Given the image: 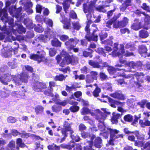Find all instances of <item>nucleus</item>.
<instances>
[{
  "instance_id": "nucleus-38",
  "label": "nucleus",
  "mask_w": 150,
  "mask_h": 150,
  "mask_svg": "<svg viewBox=\"0 0 150 150\" xmlns=\"http://www.w3.org/2000/svg\"><path fill=\"white\" fill-rule=\"evenodd\" d=\"M148 36V32L145 30H141L139 32V36L142 38H146Z\"/></svg>"
},
{
  "instance_id": "nucleus-45",
  "label": "nucleus",
  "mask_w": 150,
  "mask_h": 150,
  "mask_svg": "<svg viewBox=\"0 0 150 150\" xmlns=\"http://www.w3.org/2000/svg\"><path fill=\"white\" fill-rule=\"evenodd\" d=\"M53 89H48L46 90L44 92V93L46 95L53 97L52 92L53 91Z\"/></svg>"
},
{
  "instance_id": "nucleus-37",
  "label": "nucleus",
  "mask_w": 150,
  "mask_h": 150,
  "mask_svg": "<svg viewBox=\"0 0 150 150\" xmlns=\"http://www.w3.org/2000/svg\"><path fill=\"white\" fill-rule=\"evenodd\" d=\"M52 109L53 111L58 112L62 110V108L60 105H54L52 106Z\"/></svg>"
},
{
  "instance_id": "nucleus-62",
  "label": "nucleus",
  "mask_w": 150,
  "mask_h": 150,
  "mask_svg": "<svg viewBox=\"0 0 150 150\" xmlns=\"http://www.w3.org/2000/svg\"><path fill=\"white\" fill-rule=\"evenodd\" d=\"M83 106H88L89 105L88 101L85 100L83 99H81L79 100Z\"/></svg>"
},
{
  "instance_id": "nucleus-27",
  "label": "nucleus",
  "mask_w": 150,
  "mask_h": 150,
  "mask_svg": "<svg viewBox=\"0 0 150 150\" xmlns=\"http://www.w3.org/2000/svg\"><path fill=\"white\" fill-rule=\"evenodd\" d=\"M81 134L82 137L84 138H89L90 139V142H92L93 140L95 137V136L92 135L91 136L89 133L86 132H83Z\"/></svg>"
},
{
  "instance_id": "nucleus-4",
  "label": "nucleus",
  "mask_w": 150,
  "mask_h": 150,
  "mask_svg": "<svg viewBox=\"0 0 150 150\" xmlns=\"http://www.w3.org/2000/svg\"><path fill=\"white\" fill-rule=\"evenodd\" d=\"M3 6V3L0 1V17L1 19L3 22H8V24L11 26L13 25V20L11 18H8L7 13V10L6 9H1Z\"/></svg>"
},
{
  "instance_id": "nucleus-53",
  "label": "nucleus",
  "mask_w": 150,
  "mask_h": 150,
  "mask_svg": "<svg viewBox=\"0 0 150 150\" xmlns=\"http://www.w3.org/2000/svg\"><path fill=\"white\" fill-rule=\"evenodd\" d=\"M45 22L48 26L50 27H52V26L53 22L51 19L48 18H46L45 20Z\"/></svg>"
},
{
  "instance_id": "nucleus-49",
  "label": "nucleus",
  "mask_w": 150,
  "mask_h": 150,
  "mask_svg": "<svg viewBox=\"0 0 150 150\" xmlns=\"http://www.w3.org/2000/svg\"><path fill=\"white\" fill-rule=\"evenodd\" d=\"M64 79V76L63 75L61 74L59 76H56L54 78V79L56 81H62Z\"/></svg>"
},
{
  "instance_id": "nucleus-55",
  "label": "nucleus",
  "mask_w": 150,
  "mask_h": 150,
  "mask_svg": "<svg viewBox=\"0 0 150 150\" xmlns=\"http://www.w3.org/2000/svg\"><path fill=\"white\" fill-rule=\"evenodd\" d=\"M142 7L144 10L150 12V7L147 6L146 3H144L143 4Z\"/></svg>"
},
{
  "instance_id": "nucleus-16",
  "label": "nucleus",
  "mask_w": 150,
  "mask_h": 150,
  "mask_svg": "<svg viewBox=\"0 0 150 150\" xmlns=\"http://www.w3.org/2000/svg\"><path fill=\"white\" fill-rule=\"evenodd\" d=\"M110 133V137L111 139H115L118 138H122L123 135L122 134H118L119 131L114 129L109 128L108 129Z\"/></svg>"
},
{
  "instance_id": "nucleus-6",
  "label": "nucleus",
  "mask_w": 150,
  "mask_h": 150,
  "mask_svg": "<svg viewBox=\"0 0 150 150\" xmlns=\"http://www.w3.org/2000/svg\"><path fill=\"white\" fill-rule=\"evenodd\" d=\"M93 8L91 6H87L86 5H84L83 11L85 13L87 12L88 14H86V17L87 18V24L85 28V30L87 32V33H88L89 28V25L91 23L92 21L91 20V18H92L91 12L92 11Z\"/></svg>"
},
{
  "instance_id": "nucleus-64",
  "label": "nucleus",
  "mask_w": 150,
  "mask_h": 150,
  "mask_svg": "<svg viewBox=\"0 0 150 150\" xmlns=\"http://www.w3.org/2000/svg\"><path fill=\"white\" fill-rule=\"evenodd\" d=\"M143 148L144 149H147L148 150H150V141L146 142Z\"/></svg>"
},
{
  "instance_id": "nucleus-9",
  "label": "nucleus",
  "mask_w": 150,
  "mask_h": 150,
  "mask_svg": "<svg viewBox=\"0 0 150 150\" xmlns=\"http://www.w3.org/2000/svg\"><path fill=\"white\" fill-rule=\"evenodd\" d=\"M96 58L98 59V61L96 62H94L92 60H89L88 62L89 64L93 67L98 68L102 69L104 67L108 66V64L106 62H102V59H100L99 56H97Z\"/></svg>"
},
{
  "instance_id": "nucleus-54",
  "label": "nucleus",
  "mask_w": 150,
  "mask_h": 150,
  "mask_svg": "<svg viewBox=\"0 0 150 150\" xmlns=\"http://www.w3.org/2000/svg\"><path fill=\"white\" fill-rule=\"evenodd\" d=\"M59 37L63 41H65L69 38L68 36L66 35H59Z\"/></svg>"
},
{
  "instance_id": "nucleus-57",
  "label": "nucleus",
  "mask_w": 150,
  "mask_h": 150,
  "mask_svg": "<svg viewBox=\"0 0 150 150\" xmlns=\"http://www.w3.org/2000/svg\"><path fill=\"white\" fill-rule=\"evenodd\" d=\"M88 143L89 144V146H86L84 147V150H94L92 148V142H88Z\"/></svg>"
},
{
  "instance_id": "nucleus-40",
  "label": "nucleus",
  "mask_w": 150,
  "mask_h": 150,
  "mask_svg": "<svg viewBox=\"0 0 150 150\" xmlns=\"http://www.w3.org/2000/svg\"><path fill=\"white\" fill-rule=\"evenodd\" d=\"M133 116L130 114H127L124 117V120L126 122H131L133 120Z\"/></svg>"
},
{
  "instance_id": "nucleus-10",
  "label": "nucleus",
  "mask_w": 150,
  "mask_h": 150,
  "mask_svg": "<svg viewBox=\"0 0 150 150\" xmlns=\"http://www.w3.org/2000/svg\"><path fill=\"white\" fill-rule=\"evenodd\" d=\"M79 41V40L77 39H70L68 41L65 43L67 47L70 49H73L75 52H77L78 51V49L77 48H74V47L76 45Z\"/></svg>"
},
{
  "instance_id": "nucleus-56",
  "label": "nucleus",
  "mask_w": 150,
  "mask_h": 150,
  "mask_svg": "<svg viewBox=\"0 0 150 150\" xmlns=\"http://www.w3.org/2000/svg\"><path fill=\"white\" fill-rule=\"evenodd\" d=\"M8 65L12 69H14L17 67V64L15 61L13 62H9L8 63Z\"/></svg>"
},
{
  "instance_id": "nucleus-34",
  "label": "nucleus",
  "mask_w": 150,
  "mask_h": 150,
  "mask_svg": "<svg viewBox=\"0 0 150 150\" xmlns=\"http://www.w3.org/2000/svg\"><path fill=\"white\" fill-rule=\"evenodd\" d=\"M8 92V91L7 90L3 88L0 91V96L2 98H4L7 97L9 96Z\"/></svg>"
},
{
  "instance_id": "nucleus-44",
  "label": "nucleus",
  "mask_w": 150,
  "mask_h": 150,
  "mask_svg": "<svg viewBox=\"0 0 150 150\" xmlns=\"http://www.w3.org/2000/svg\"><path fill=\"white\" fill-rule=\"evenodd\" d=\"M60 146L62 148H66L69 149H70L73 147L74 143H72L68 145L61 144Z\"/></svg>"
},
{
  "instance_id": "nucleus-19",
  "label": "nucleus",
  "mask_w": 150,
  "mask_h": 150,
  "mask_svg": "<svg viewBox=\"0 0 150 150\" xmlns=\"http://www.w3.org/2000/svg\"><path fill=\"white\" fill-rule=\"evenodd\" d=\"M12 52L10 48L5 47L2 50V55L6 58L9 57L11 56Z\"/></svg>"
},
{
  "instance_id": "nucleus-18",
  "label": "nucleus",
  "mask_w": 150,
  "mask_h": 150,
  "mask_svg": "<svg viewBox=\"0 0 150 150\" xmlns=\"http://www.w3.org/2000/svg\"><path fill=\"white\" fill-rule=\"evenodd\" d=\"M30 58L31 59L36 60L39 62L44 61L45 60L44 55L42 54L40 55L32 54L30 56Z\"/></svg>"
},
{
  "instance_id": "nucleus-28",
  "label": "nucleus",
  "mask_w": 150,
  "mask_h": 150,
  "mask_svg": "<svg viewBox=\"0 0 150 150\" xmlns=\"http://www.w3.org/2000/svg\"><path fill=\"white\" fill-rule=\"evenodd\" d=\"M134 75L136 77L138 81L142 82L143 81L142 78L144 75L143 73L136 72L134 73Z\"/></svg>"
},
{
  "instance_id": "nucleus-51",
  "label": "nucleus",
  "mask_w": 150,
  "mask_h": 150,
  "mask_svg": "<svg viewBox=\"0 0 150 150\" xmlns=\"http://www.w3.org/2000/svg\"><path fill=\"white\" fill-rule=\"evenodd\" d=\"M71 137L73 140H74L76 142H78L80 140V138L76 134L75 135H72V134H71Z\"/></svg>"
},
{
  "instance_id": "nucleus-50",
  "label": "nucleus",
  "mask_w": 150,
  "mask_h": 150,
  "mask_svg": "<svg viewBox=\"0 0 150 150\" xmlns=\"http://www.w3.org/2000/svg\"><path fill=\"white\" fill-rule=\"evenodd\" d=\"M56 53V51L54 48H50L49 50V54L51 57L55 55Z\"/></svg>"
},
{
  "instance_id": "nucleus-36",
  "label": "nucleus",
  "mask_w": 150,
  "mask_h": 150,
  "mask_svg": "<svg viewBox=\"0 0 150 150\" xmlns=\"http://www.w3.org/2000/svg\"><path fill=\"white\" fill-rule=\"evenodd\" d=\"M94 85L96 87L95 89L93 91V94L95 97H97L98 96L99 94L101 91V90L100 88L97 86L96 84H95Z\"/></svg>"
},
{
  "instance_id": "nucleus-59",
  "label": "nucleus",
  "mask_w": 150,
  "mask_h": 150,
  "mask_svg": "<svg viewBox=\"0 0 150 150\" xmlns=\"http://www.w3.org/2000/svg\"><path fill=\"white\" fill-rule=\"evenodd\" d=\"M134 145L138 147L143 146V143L142 141H136L135 142Z\"/></svg>"
},
{
  "instance_id": "nucleus-5",
  "label": "nucleus",
  "mask_w": 150,
  "mask_h": 150,
  "mask_svg": "<svg viewBox=\"0 0 150 150\" xmlns=\"http://www.w3.org/2000/svg\"><path fill=\"white\" fill-rule=\"evenodd\" d=\"M22 9L21 7L16 9L15 6H12L9 8L10 14L13 17H15L18 19V21H21L23 18L24 15L21 13Z\"/></svg>"
},
{
  "instance_id": "nucleus-42",
  "label": "nucleus",
  "mask_w": 150,
  "mask_h": 150,
  "mask_svg": "<svg viewBox=\"0 0 150 150\" xmlns=\"http://www.w3.org/2000/svg\"><path fill=\"white\" fill-rule=\"evenodd\" d=\"M94 79H96V77H93L91 75H88L86 77V81L87 83H90L93 81Z\"/></svg>"
},
{
  "instance_id": "nucleus-15",
  "label": "nucleus",
  "mask_w": 150,
  "mask_h": 150,
  "mask_svg": "<svg viewBox=\"0 0 150 150\" xmlns=\"http://www.w3.org/2000/svg\"><path fill=\"white\" fill-rule=\"evenodd\" d=\"M128 18L126 17H124L122 21L114 23L113 25V27L116 28L124 27L128 24Z\"/></svg>"
},
{
  "instance_id": "nucleus-17",
  "label": "nucleus",
  "mask_w": 150,
  "mask_h": 150,
  "mask_svg": "<svg viewBox=\"0 0 150 150\" xmlns=\"http://www.w3.org/2000/svg\"><path fill=\"white\" fill-rule=\"evenodd\" d=\"M47 88L46 84L42 82H36L34 86L33 90L36 92H42L43 89H45Z\"/></svg>"
},
{
  "instance_id": "nucleus-29",
  "label": "nucleus",
  "mask_w": 150,
  "mask_h": 150,
  "mask_svg": "<svg viewBox=\"0 0 150 150\" xmlns=\"http://www.w3.org/2000/svg\"><path fill=\"white\" fill-rule=\"evenodd\" d=\"M102 140L99 137H97L95 140L94 145L96 147L100 148L102 146Z\"/></svg>"
},
{
  "instance_id": "nucleus-24",
  "label": "nucleus",
  "mask_w": 150,
  "mask_h": 150,
  "mask_svg": "<svg viewBox=\"0 0 150 150\" xmlns=\"http://www.w3.org/2000/svg\"><path fill=\"white\" fill-rule=\"evenodd\" d=\"M110 95L111 97L114 98L121 100H124L125 99L124 95L121 93L116 92L114 93L110 94Z\"/></svg>"
},
{
  "instance_id": "nucleus-25",
  "label": "nucleus",
  "mask_w": 150,
  "mask_h": 150,
  "mask_svg": "<svg viewBox=\"0 0 150 150\" xmlns=\"http://www.w3.org/2000/svg\"><path fill=\"white\" fill-rule=\"evenodd\" d=\"M35 112L37 115L42 114L44 112V108L42 106L38 105L34 108Z\"/></svg>"
},
{
  "instance_id": "nucleus-48",
  "label": "nucleus",
  "mask_w": 150,
  "mask_h": 150,
  "mask_svg": "<svg viewBox=\"0 0 150 150\" xmlns=\"http://www.w3.org/2000/svg\"><path fill=\"white\" fill-rule=\"evenodd\" d=\"M134 134L137 137L138 139L142 140L144 139V136L143 135H139V133L138 131H136L134 132Z\"/></svg>"
},
{
  "instance_id": "nucleus-61",
  "label": "nucleus",
  "mask_w": 150,
  "mask_h": 150,
  "mask_svg": "<svg viewBox=\"0 0 150 150\" xmlns=\"http://www.w3.org/2000/svg\"><path fill=\"white\" fill-rule=\"evenodd\" d=\"M34 29L36 32L40 33H42L44 31V29L41 26L36 27Z\"/></svg>"
},
{
  "instance_id": "nucleus-11",
  "label": "nucleus",
  "mask_w": 150,
  "mask_h": 150,
  "mask_svg": "<svg viewBox=\"0 0 150 150\" xmlns=\"http://www.w3.org/2000/svg\"><path fill=\"white\" fill-rule=\"evenodd\" d=\"M45 32H46L45 31ZM45 36L42 35H40L38 37L39 39L45 42L47 40H49L50 38L55 37L56 35L55 33L50 30H48L47 33H45Z\"/></svg>"
},
{
  "instance_id": "nucleus-33",
  "label": "nucleus",
  "mask_w": 150,
  "mask_h": 150,
  "mask_svg": "<svg viewBox=\"0 0 150 150\" xmlns=\"http://www.w3.org/2000/svg\"><path fill=\"white\" fill-rule=\"evenodd\" d=\"M139 123L142 127H144L145 126H150V121L147 120H146L144 121L143 120H140Z\"/></svg>"
},
{
  "instance_id": "nucleus-41",
  "label": "nucleus",
  "mask_w": 150,
  "mask_h": 150,
  "mask_svg": "<svg viewBox=\"0 0 150 150\" xmlns=\"http://www.w3.org/2000/svg\"><path fill=\"white\" fill-rule=\"evenodd\" d=\"M16 144L17 146L21 147H25L26 145L23 142L22 139L21 138H18L16 140Z\"/></svg>"
},
{
  "instance_id": "nucleus-58",
  "label": "nucleus",
  "mask_w": 150,
  "mask_h": 150,
  "mask_svg": "<svg viewBox=\"0 0 150 150\" xmlns=\"http://www.w3.org/2000/svg\"><path fill=\"white\" fill-rule=\"evenodd\" d=\"M16 119L14 117L10 116L7 119V121L8 122L13 123L16 121Z\"/></svg>"
},
{
  "instance_id": "nucleus-43",
  "label": "nucleus",
  "mask_w": 150,
  "mask_h": 150,
  "mask_svg": "<svg viewBox=\"0 0 150 150\" xmlns=\"http://www.w3.org/2000/svg\"><path fill=\"white\" fill-rule=\"evenodd\" d=\"M69 20H66L64 21L63 23L64 24L63 25L64 28L66 29H68L70 28V24L69 23Z\"/></svg>"
},
{
  "instance_id": "nucleus-12",
  "label": "nucleus",
  "mask_w": 150,
  "mask_h": 150,
  "mask_svg": "<svg viewBox=\"0 0 150 150\" xmlns=\"http://www.w3.org/2000/svg\"><path fill=\"white\" fill-rule=\"evenodd\" d=\"M45 32H46L45 31ZM45 36L42 35H40L38 37L39 39L45 42L47 40H49L50 38L55 37L56 35L55 33L50 30H48L47 33H45Z\"/></svg>"
},
{
  "instance_id": "nucleus-46",
  "label": "nucleus",
  "mask_w": 150,
  "mask_h": 150,
  "mask_svg": "<svg viewBox=\"0 0 150 150\" xmlns=\"http://www.w3.org/2000/svg\"><path fill=\"white\" fill-rule=\"evenodd\" d=\"M140 117L141 115L140 114H139L138 115H135L134 122L132 123V125L135 126L136 123L138 122V120Z\"/></svg>"
},
{
  "instance_id": "nucleus-14",
  "label": "nucleus",
  "mask_w": 150,
  "mask_h": 150,
  "mask_svg": "<svg viewBox=\"0 0 150 150\" xmlns=\"http://www.w3.org/2000/svg\"><path fill=\"white\" fill-rule=\"evenodd\" d=\"M21 91H14L12 92L11 95L15 97L19 98H23L25 96V93L26 92L25 89L24 87H22L21 89Z\"/></svg>"
},
{
  "instance_id": "nucleus-21",
  "label": "nucleus",
  "mask_w": 150,
  "mask_h": 150,
  "mask_svg": "<svg viewBox=\"0 0 150 150\" xmlns=\"http://www.w3.org/2000/svg\"><path fill=\"white\" fill-rule=\"evenodd\" d=\"M108 99L110 103V105L112 107L114 108L116 107V105L123 106L125 104V103H121L119 101H115L110 98H108Z\"/></svg>"
},
{
  "instance_id": "nucleus-32",
  "label": "nucleus",
  "mask_w": 150,
  "mask_h": 150,
  "mask_svg": "<svg viewBox=\"0 0 150 150\" xmlns=\"http://www.w3.org/2000/svg\"><path fill=\"white\" fill-rule=\"evenodd\" d=\"M96 29H94L92 35L91 37H88L87 36H85L86 38L87 39L88 41H90L91 40H92L94 41H97V40L98 36L97 35H95L94 33L96 31Z\"/></svg>"
},
{
  "instance_id": "nucleus-1",
  "label": "nucleus",
  "mask_w": 150,
  "mask_h": 150,
  "mask_svg": "<svg viewBox=\"0 0 150 150\" xmlns=\"http://www.w3.org/2000/svg\"><path fill=\"white\" fill-rule=\"evenodd\" d=\"M8 68L6 65L2 67L0 69V81L4 85H7L8 82L13 79V81L16 85H20L23 82H28L29 76L25 73L16 75H11L9 73H6Z\"/></svg>"
},
{
  "instance_id": "nucleus-39",
  "label": "nucleus",
  "mask_w": 150,
  "mask_h": 150,
  "mask_svg": "<svg viewBox=\"0 0 150 150\" xmlns=\"http://www.w3.org/2000/svg\"><path fill=\"white\" fill-rule=\"evenodd\" d=\"M102 87L104 89L109 91L112 90L111 84L110 83H104Z\"/></svg>"
},
{
  "instance_id": "nucleus-13",
  "label": "nucleus",
  "mask_w": 150,
  "mask_h": 150,
  "mask_svg": "<svg viewBox=\"0 0 150 150\" xmlns=\"http://www.w3.org/2000/svg\"><path fill=\"white\" fill-rule=\"evenodd\" d=\"M135 13L139 16H140L141 14H142L145 16L144 19V28L148 30L150 28V16L146 15L144 12H142L140 10H137L135 12Z\"/></svg>"
},
{
  "instance_id": "nucleus-26",
  "label": "nucleus",
  "mask_w": 150,
  "mask_h": 150,
  "mask_svg": "<svg viewBox=\"0 0 150 150\" xmlns=\"http://www.w3.org/2000/svg\"><path fill=\"white\" fill-rule=\"evenodd\" d=\"M141 24L138 20H136V22L133 23L131 25V29L135 30H137L141 28Z\"/></svg>"
},
{
  "instance_id": "nucleus-30",
  "label": "nucleus",
  "mask_w": 150,
  "mask_h": 150,
  "mask_svg": "<svg viewBox=\"0 0 150 150\" xmlns=\"http://www.w3.org/2000/svg\"><path fill=\"white\" fill-rule=\"evenodd\" d=\"M24 23L28 29H32L34 27L32 21L28 19H25Z\"/></svg>"
},
{
  "instance_id": "nucleus-8",
  "label": "nucleus",
  "mask_w": 150,
  "mask_h": 150,
  "mask_svg": "<svg viewBox=\"0 0 150 150\" xmlns=\"http://www.w3.org/2000/svg\"><path fill=\"white\" fill-rule=\"evenodd\" d=\"M106 117V115L104 114H102L99 110L96 111V118L101 123V125H98V127L100 131H103L105 129L103 122Z\"/></svg>"
},
{
  "instance_id": "nucleus-31",
  "label": "nucleus",
  "mask_w": 150,
  "mask_h": 150,
  "mask_svg": "<svg viewBox=\"0 0 150 150\" xmlns=\"http://www.w3.org/2000/svg\"><path fill=\"white\" fill-rule=\"evenodd\" d=\"M125 48L129 49L131 51H134L136 49V45L133 42H130L126 45Z\"/></svg>"
},
{
  "instance_id": "nucleus-20",
  "label": "nucleus",
  "mask_w": 150,
  "mask_h": 150,
  "mask_svg": "<svg viewBox=\"0 0 150 150\" xmlns=\"http://www.w3.org/2000/svg\"><path fill=\"white\" fill-rule=\"evenodd\" d=\"M139 52L142 57H146L147 55V49L146 47L144 45H141L139 47Z\"/></svg>"
},
{
  "instance_id": "nucleus-3",
  "label": "nucleus",
  "mask_w": 150,
  "mask_h": 150,
  "mask_svg": "<svg viewBox=\"0 0 150 150\" xmlns=\"http://www.w3.org/2000/svg\"><path fill=\"white\" fill-rule=\"evenodd\" d=\"M61 54L62 55V57H61L60 55H58L56 57V59L57 62L59 63L62 57H64L60 65L62 67H63L65 65L69 63L74 65L78 62V60L77 57L73 56H70L64 51H62Z\"/></svg>"
},
{
  "instance_id": "nucleus-47",
  "label": "nucleus",
  "mask_w": 150,
  "mask_h": 150,
  "mask_svg": "<svg viewBox=\"0 0 150 150\" xmlns=\"http://www.w3.org/2000/svg\"><path fill=\"white\" fill-rule=\"evenodd\" d=\"M79 109V107L76 105L71 106L70 108V110L71 112H75L78 111Z\"/></svg>"
},
{
  "instance_id": "nucleus-35",
  "label": "nucleus",
  "mask_w": 150,
  "mask_h": 150,
  "mask_svg": "<svg viewBox=\"0 0 150 150\" xmlns=\"http://www.w3.org/2000/svg\"><path fill=\"white\" fill-rule=\"evenodd\" d=\"M61 44L62 43L58 39L56 38L52 40L51 42V44L53 46L61 47Z\"/></svg>"
},
{
  "instance_id": "nucleus-7",
  "label": "nucleus",
  "mask_w": 150,
  "mask_h": 150,
  "mask_svg": "<svg viewBox=\"0 0 150 150\" xmlns=\"http://www.w3.org/2000/svg\"><path fill=\"white\" fill-rule=\"evenodd\" d=\"M73 123H69L67 121L64 122L63 128L61 129L62 134L65 136H67L68 134H72L74 132V131L71 127Z\"/></svg>"
},
{
  "instance_id": "nucleus-60",
  "label": "nucleus",
  "mask_w": 150,
  "mask_h": 150,
  "mask_svg": "<svg viewBox=\"0 0 150 150\" xmlns=\"http://www.w3.org/2000/svg\"><path fill=\"white\" fill-rule=\"evenodd\" d=\"M146 102V101L144 100H142L141 101L138 102L137 104L142 108H144V105H145Z\"/></svg>"
},
{
  "instance_id": "nucleus-23",
  "label": "nucleus",
  "mask_w": 150,
  "mask_h": 150,
  "mask_svg": "<svg viewBox=\"0 0 150 150\" xmlns=\"http://www.w3.org/2000/svg\"><path fill=\"white\" fill-rule=\"evenodd\" d=\"M33 5V4L31 2H27L25 5V9L29 14L32 13L33 12V10L31 8Z\"/></svg>"
},
{
  "instance_id": "nucleus-2",
  "label": "nucleus",
  "mask_w": 150,
  "mask_h": 150,
  "mask_svg": "<svg viewBox=\"0 0 150 150\" xmlns=\"http://www.w3.org/2000/svg\"><path fill=\"white\" fill-rule=\"evenodd\" d=\"M118 44L115 43L114 44L113 51L112 52L113 56H118L120 58V62L121 63H126V66L129 67L131 69H139L142 65V63L140 62H138L134 63L133 62H131L129 63H127L125 60H123L121 58L123 57L124 56L125 57H129L133 55V54L131 52L126 51L125 52L124 51V46L123 45H120V48L118 49L117 47Z\"/></svg>"
},
{
  "instance_id": "nucleus-22",
  "label": "nucleus",
  "mask_w": 150,
  "mask_h": 150,
  "mask_svg": "<svg viewBox=\"0 0 150 150\" xmlns=\"http://www.w3.org/2000/svg\"><path fill=\"white\" fill-rule=\"evenodd\" d=\"M95 111V113L93 112H91L90 110L89 109L86 107H84L81 110V113L82 115H84L86 114H88L90 113L93 116H95L96 117V111Z\"/></svg>"
},
{
  "instance_id": "nucleus-52",
  "label": "nucleus",
  "mask_w": 150,
  "mask_h": 150,
  "mask_svg": "<svg viewBox=\"0 0 150 150\" xmlns=\"http://www.w3.org/2000/svg\"><path fill=\"white\" fill-rule=\"evenodd\" d=\"M72 25L74 28L76 30H79L81 28V26L78 22L72 23Z\"/></svg>"
},
{
  "instance_id": "nucleus-63",
  "label": "nucleus",
  "mask_w": 150,
  "mask_h": 150,
  "mask_svg": "<svg viewBox=\"0 0 150 150\" xmlns=\"http://www.w3.org/2000/svg\"><path fill=\"white\" fill-rule=\"evenodd\" d=\"M74 150H82V147L79 144H74Z\"/></svg>"
}]
</instances>
